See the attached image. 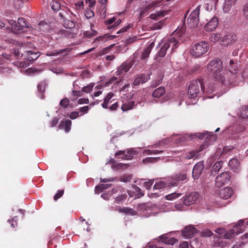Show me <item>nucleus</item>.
I'll use <instances>...</instances> for the list:
<instances>
[{"instance_id":"obj_32","label":"nucleus","mask_w":248,"mask_h":248,"mask_svg":"<svg viewBox=\"0 0 248 248\" xmlns=\"http://www.w3.org/2000/svg\"><path fill=\"white\" fill-rule=\"evenodd\" d=\"M222 38V36L220 33H212L209 37V40L213 43H216L219 41Z\"/></svg>"},{"instance_id":"obj_44","label":"nucleus","mask_w":248,"mask_h":248,"mask_svg":"<svg viewBox=\"0 0 248 248\" xmlns=\"http://www.w3.org/2000/svg\"><path fill=\"white\" fill-rule=\"evenodd\" d=\"M75 23L71 20H66L64 22V26L66 28L72 29L75 27Z\"/></svg>"},{"instance_id":"obj_35","label":"nucleus","mask_w":248,"mask_h":248,"mask_svg":"<svg viewBox=\"0 0 248 248\" xmlns=\"http://www.w3.org/2000/svg\"><path fill=\"white\" fill-rule=\"evenodd\" d=\"M115 37V35H108V34H105L103 36H100L99 37H97L94 41V42H95L96 41H102L103 40H110L114 38Z\"/></svg>"},{"instance_id":"obj_1","label":"nucleus","mask_w":248,"mask_h":248,"mask_svg":"<svg viewBox=\"0 0 248 248\" xmlns=\"http://www.w3.org/2000/svg\"><path fill=\"white\" fill-rule=\"evenodd\" d=\"M207 69L216 80L224 85H229L233 82L229 78H226L225 77V70L223 69L222 62L219 59L211 61L207 65Z\"/></svg>"},{"instance_id":"obj_64","label":"nucleus","mask_w":248,"mask_h":248,"mask_svg":"<svg viewBox=\"0 0 248 248\" xmlns=\"http://www.w3.org/2000/svg\"><path fill=\"white\" fill-rule=\"evenodd\" d=\"M126 198V195L125 194H121L119 195L116 198V201L117 202H121L125 200Z\"/></svg>"},{"instance_id":"obj_50","label":"nucleus","mask_w":248,"mask_h":248,"mask_svg":"<svg viewBox=\"0 0 248 248\" xmlns=\"http://www.w3.org/2000/svg\"><path fill=\"white\" fill-rule=\"evenodd\" d=\"M93 84H90L86 87L82 88L81 91L82 93L85 92L86 93H89L93 90Z\"/></svg>"},{"instance_id":"obj_21","label":"nucleus","mask_w":248,"mask_h":248,"mask_svg":"<svg viewBox=\"0 0 248 248\" xmlns=\"http://www.w3.org/2000/svg\"><path fill=\"white\" fill-rule=\"evenodd\" d=\"M154 46V43L152 42L143 50L141 55L140 58L141 60H145L149 57Z\"/></svg>"},{"instance_id":"obj_3","label":"nucleus","mask_w":248,"mask_h":248,"mask_svg":"<svg viewBox=\"0 0 248 248\" xmlns=\"http://www.w3.org/2000/svg\"><path fill=\"white\" fill-rule=\"evenodd\" d=\"M204 85L202 78L193 80L189 83L187 95L190 98H195L204 93Z\"/></svg>"},{"instance_id":"obj_6","label":"nucleus","mask_w":248,"mask_h":248,"mask_svg":"<svg viewBox=\"0 0 248 248\" xmlns=\"http://www.w3.org/2000/svg\"><path fill=\"white\" fill-rule=\"evenodd\" d=\"M200 11V6H198L189 15L187 23L190 28H194L198 25L199 22Z\"/></svg>"},{"instance_id":"obj_19","label":"nucleus","mask_w":248,"mask_h":248,"mask_svg":"<svg viewBox=\"0 0 248 248\" xmlns=\"http://www.w3.org/2000/svg\"><path fill=\"white\" fill-rule=\"evenodd\" d=\"M131 66L130 64L127 62H124L118 67L116 73L117 75H121L123 73L128 72Z\"/></svg>"},{"instance_id":"obj_17","label":"nucleus","mask_w":248,"mask_h":248,"mask_svg":"<svg viewBox=\"0 0 248 248\" xmlns=\"http://www.w3.org/2000/svg\"><path fill=\"white\" fill-rule=\"evenodd\" d=\"M233 193L232 189L230 187H226L219 192V197L223 199H228L230 198Z\"/></svg>"},{"instance_id":"obj_56","label":"nucleus","mask_w":248,"mask_h":248,"mask_svg":"<svg viewBox=\"0 0 248 248\" xmlns=\"http://www.w3.org/2000/svg\"><path fill=\"white\" fill-rule=\"evenodd\" d=\"M138 40L137 36H133L132 37L128 38L126 41V43L127 45H130L134 43Z\"/></svg>"},{"instance_id":"obj_13","label":"nucleus","mask_w":248,"mask_h":248,"mask_svg":"<svg viewBox=\"0 0 248 248\" xmlns=\"http://www.w3.org/2000/svg\"><path fill=\"white\" fill-rule=\"evenodd\" d=\"M204 169V164L202 162L196 164L192 171V176L194 179H197L200 176Z\"/></svg>"},{"instance_id":"obj_15","label":"nucleus","mask_w":248,"mask_h":248,"mask_svg":"<svg viewBox=\"0 0 248 248\" xmlns=\"http://www.w3.org/2000/svg\"><path fill=\"white\" fill-rule=\"evenodd\" d=\"M218 24L217 17H213L204 26V29L207 31H211L216 28Z\"/></svg>"},{"instance_id":"obj_61","label":"nucleus","mask_w":248,"mask_h":248,"mask_svg":"<svg viewBox=\"0 0 248 248\" xmlns=\"http://www.w3.org/2000/svg\"><path fill=\"white\" fill-rule=\"evenodd\" d=\"M109 49L110 48L109 47L103 48L98 52V55L101 56L108 53V51L109 50Z\"/></svg>"},{"instance_id":"obj_18","label":"nucleus","mask_w":248,"mask_h":248,"mask_svg":"<svg viewBox=\"0 0 248 248\" xmlns=\"http://www.w3.org/2000/svg\"><path fill=\"white\" fill-rule=\"evenodd\" d=\"M236 35L232 34H229L225 35L221 40L222 45H228L232 44L236 41Z\"/></svg>"},{"instance_id":"obj_47","label":"nucleus","mask_w":248,"mask_h":248,"mask_svg":"<svg viewBox=\"0 0 248 248\" xmlns=\"http://www.w3.org/2000/svg\"><path fill=\"white\" fill-rule=\"evenodd\" d=\"M97 34V32L96 31L94 30H91L90 31H86L84 33V35L88 38H91L93 36H96Z\"/></svg>"},{"instance_id":"obj_59","label":"nucleus","mask_w":248,"mask_h":248,"mask_svg":"<svg viewBox=\"0 0 248 248\" xmlns=\"http://www.w3.org/2000/svg\"><path fill=\"white\" fill-rule=\"evenodd\" d=\"M119 103L118 102H116L113 103L111 106H110L108 108L111 111H114L117 109L119 107Z\"/></svg>"},{"instance_id":"obj_27","label":"nucleus","mask_w":248,"mask_h":248,"mask_svg":"<svg viewBox=\"0 0 248 248\" xmlns=\"http://www.w3.org/2000/svg\"><path fill=\"white\" fill-rule=\"evenodd\" d=\"M46 84L44 81L41 82L37 86L38 91L40 93L39 96L42 99L45 98L43 93L46 90Z\"/></svg>"},{"instance_id":"obj_58","label":"nucleus","mask_w":248,"mask_h":248,"mask_svg":"<svg viewBox=\"0 0 248 248\" xmlns=\"http://www.w3.org/2000/svg\"><path fill=\"white\" fill-rule=\"evenodd\" d=\"M132 24H129L127 26L124 27L120 30L118 31H117V34H119L122 32H124L126 31L129 28H130L132 26Z\"/></svg>"},{"instance_id":"obj_22","label":"nucleus","mask_w":248,"mask_h":248,"mask_svg":"<svg viewBox=\"0 0 248 248\" xmlns=\"http://www.w3.org/2000/svg\"><path fill=\"white\" fill-rule=\"evenodd\" d=\"M71 124V121L67 119L65 121H62L59 127L61 129H64L66 132H68L70 130Z\"/></svg>"},{"instance_id":"obj_52","label":"nucleus","mask_w":248,"mask_h":248,"mask_svg":"<svg viewBox=\"0 0 248 248\" xmlns=\"http://www.w3.org/2000/svg\"><path fill=\"white\" fill-rule=\"evenodd\" d=\"M52 9L54 11H58L60 8V4L57 1H53L51 3Z\"/></svg>"},{"instance_id":"obj_38","label":"nucleus","mask_w":248,"mask_h":248,"mask_svg":"<svg viewBox=\"0 0 248 248\" xmlns=\"http://www.w3.org/2000/svg\"><path fill=\"white\" fill-rule=\"evenodd\" d=\"M160 158L158 157H149L143 159V163H154L159 160Z\"/></svg>"},{"instance_id":"obj_53","label":"nucleus","mask_w":248,"mask_h":248,"mask_svg":"<svg viewBox=\"0 0 248 248\" xmlns=\"http://www.w3.org/2000/svg\"><path fill=\"white\" fill-rule=\"evenodd\" d=\"M64 190H59L57 193L54 196V200L56 201L63 195Z\"/></svg>"},{"instance_id":"obj_54","label":"nucleus","mask_w":248,"mask_h":248,"mask_svg":"<svg viewBox=\"0 0 248 248\" xmlns=\"http://www.w3.org/2000/svg\"><path fill=\"white\" fill-rule=\"evenodd\" d=\"M212 234V232L209 230H204L201 233V236L202 237H209L211 236Z\"/></svg>"},{"instance_id":"obj_23","label":"nucleus","mask_w":248,"mask_h":248,"mask_svg":"<svg viewBox=\"0 0 248 248\" xmlns=\"http://www.w3.org/2000/svg\"><path fill=\"white\" fill-rule=\"evenodd\" d=\"M160 240L166 244L173 245L176 242V239L174 238L167 237L165 234L159 237Z\"/></svg>"},{"instance_id":"obj_14","label":"nucleus","mask_w":248,"mask_h":248,"mask_svg":"<svg viewBox=\"0 0 248 248\" xmlns=\"http://www.w3.org/2000/svg\"><path fill=\"white\" fill-rule=\"evenodd\" d=\"M199 198V194L197 192H192L186 196L184 200V204L186 206L193 204Z\"/></svg>"},{"instance_id":"obj_55","label":"nucleus","mask_w":248,"mask_h":248,"mask_svg":"<svg viewBox=\"0 0 248 248\" xmlns=\"http://www.w3.org/2000/svg\"><path fill=\"white\" fill-rule=\"evenodd\" d=\"M85 15L87 18H90L94 16V13L93 10L90 9H87L85 13Z\"/></svg>"},{"instance_id":"obj_60","label":"nucleus","mask_w":248,"mask_h":248,"mask_svg":"<svg viewBox=\"0 0 248 248\" xmlns=\"http://www.w3.org/2000/svg\"><path fill=\"white\" fill-rule=\"evenodd\" d=\"M89 110V107L88 106L81 107L79 109V112L81 113H83L82 114L88 113Z\"/></svg>"},{"instance_id":"obj_31","label":"nucleus","mask_w":248,"mask_h":248,"mask_svg":"<svg viewBox=\"0 0 248 248\" xmlns=\"http://www.w3.org/2000/svg\"><path fill=\"white\" fill-rule=\"evenodd\" d=\"M223 162L221 161H217L213 165L212 168V173H217L222 167Z\"/></svg>"},{"instance_id":"obj_29","label":"nucleus","mask_w":248,"mask_h":248,"mask_svg":"<svg viewBox=\"0 0 248 248\" xmlns=\"http://www.w3.org/2000/svg\"><path fill=\"white\" fill-rule=\"evenodd\" d=\"M148 78L144 75H141L140 77L136 78L133 82V85H138L140 83H143L147 81Z\"/></svg>"},{"instance_id":"obj_40","label":"nucleus","mask_w":248,"mask_h":248,"mask_svg":"<svg viewBox=\"0 0 248 248\" xmlns=\"http://www.w3.org/2000/svg\"><path fill=\"white\" fill-rule=\"evenodd\" d=\"M181 195V193L174 192L170 194H168L165 196V198L167 200H172L177 198H178Z\"/></svg>"},{"instance_id":"obj_42","label":"nucleus","mask_w":248,"mask_h":248,"mask_svg":"<svg viewBox=\"0 0 248 248\" xmlns=\"http://www.w3.org/2000/svg\"><path fill=\"white\" fill-rule=\"evenodd\" d=\"M11 69L5 66H0V73L4 75H8L11 72Z\"/></svg>"},{"instance_id":"obj_43","label":"nucleus","mask_w":248,"mask_h":248,"mask_svg":"<svg viewBox=\"0 0 248 248\" xmlns=\"http://www.w3.org/2000/svg\"><path fill=\"white\" fill-rule=\"evenodd\" d=\"M243 14L246 22L248 23V3L243 6Z\"/></svg>"},{"instance_id":"obj_36","label":"nucleus","mask_w":248,"mask_h":248,"mask_svg":"<svg viewBox=\"0 0 248 248\" xmlns=\"http://www.w3.org/2000/svg\"><path fill=\"white\" fill-rule=\"evenodd\" d=\"M165 21V19L162 20L154 24L151 27V29L153 30H155L161 29L164 25Z\"/></svg>"},{"instance_id":"obj_12","label":"nucleus","mask_w":248,"mask_h":248,"mask_svg":"<svg viewBox=\"0 0 248 248\" xmlns=\"http://www.w3.org/2000/svg\"><path fill=\"white\" fill-rule=\"evenodd\" d=\"M186 179V173H178L173 175L171 177V180L170 182L171 186H177L178 182L183 181Z\"/></svg>"},{"instance_id":"obj_25","label":"nucleus","mask_w":248,"mask_h":248,"mask_svg":"<svg viewBox=\"0 0 248 248\" xmlns=\"http://www.w3.org/2000/svg\"><path fill=\"white\" fill-rule=\"evenodd\" d=\"M134 105L135 102L134 101H126L123 103L121 108L124 112L127 111L132 109Z\"/></svg>"},{"instance_id":"obj_41","label":"nucleus","mask_w":248,"mask_h":248,"mask_svg":"<svg viewBox=\"0 0 248 248\" xmlns=\"http://www.w3.org/2000/svg\"><path fill=\"white\" fill-rule=\"evenodd\" d=\"M166 186V184L165 182L162 181H159L155 184L154 186V189H161L163 188H164Z\"/></svg>"},{"instance_id":"obj_51","label":"nucleus","mask_w":248,"mask_h":248,"mask_svg":"<svg viewBox=\"0 0 248 248\" xmlns=\"http://www.w3.org/2000/svg\"><path fill=\"white\" fill-rule=\"evenodd\" d=\"M243 223L244 221L243 220H239L238 221L237 224L234 226L233 229H234L236 231H239L241 233L242 232L241 227L243 225Z\"/></svg>"},{"instance_id":"obj_8","label":"nucleus","mask_w":248,"mask_h":248,"mask_svg":"<svg viewBox=\"0 0 248 248\" xmlns=\"http://www.w3.org/2000/svg\"><path fill=\"white\" fill-rule=\"evenodd\" d=\"M231 176L228 172H223L218 175L216 179V186L218 187H221L227 184L230 181Z\"/></svg>"},{"instance_id":"obj_49","label":"nucleus","mask_w":248,"mask_h":248,"mask_svg":"<svg viewBox=\"0 0 248 248\" xmlns=\"http://www.w3.org/2000/svg\"><path fill=\"white\" fill-rule=\"evenodd\" d=\"M70 100L66 98L62 99L60 103V105L63 107L64 108H67L69 106Z\"/></svg>"},{"instance_id":"obj_9","label":"nucleus","mask_w":248,"mask_h":248,"mask_svg":"<svg viewBox=\"0 0 248 248\" xmlns=\"http://www.w3.org/2000/svg\"><path fill=\"white\" fill-rule=\"evenodd\" d=\"M198 230L192 225L186 226L182 231V235L186 238L194 237L198 233Z\"/></svg>"},{"instance_id":"obj_46","label":"nucleus","mask_w":248,"mask_h":248,"mask_svg":"<svg viewBox=\"0 0 248 248\" xmlns=\"http://www.w3.org/2000/svg\"><path fill=\"white\" fill-rule=\"evenodd\" d=\"M8 222L10 224L11 227L12 228H15L16 226H17V217H15L12 219H8Z\"/></svg>"},{"instance_id":"obj_4","label":"nucleus","mask_w":248,"mask_h":248,"mask_svg":"<svg viewBox=\"0 0 248 248\" xmlns=\"http://www.w3.org/2000/svg\"><path fill=\"white\" fill-rule=\"evenodd\" d=\"M209 47V45L207 42L205 41H200L192 46L191 54L194 57H200L207 53Z\"/></svg>"},{"instance_id":"obj_33","label":"nucleus","mask_w":248,"mask_h":248,"mask_svg":"<svg viewBox=\"0 0 248 248\" xmlns=\"http://www.w3.org/2000/svg\"><path fill=\"white\" fill-rule=\"evenodd\" d=\"M162 150H154V149H147L143 151V154L145 155H157L163 153Z\"/></svg>"},{"instance_id":"obj_39","label":"nucleus","mask_w":248,"mask_h":248,"mask_svg":"<svg viewBox=\"0 0 248 248\" xmlns=\"http://www.w3.org/2000/svg\"><path fill=\"white\" fill-rule=\"evenodd\" d=\"M187 139H188L187 136H181L179 137V138L177 139H176V142L177 144H180L181 145L184 144L187 141Z\"/></svg>"},{"instance_id":"obj_57","label":"nucleus","mask_w":248,"mask_h":248,"mask_svg":"<svg viewBox=\"0 0 248 248\" xmlns=\"http://www.w3.org/2000/svg\"><path fill=\"white\" fill-rule=\"evenodd\" d=\"M154 183V180H151L149 181L144 182L143 183V186L147 189H150Z\"/></svg>"},{"instance_id":"obj_34","label":"nucleus","mask_w":248,"mask_h":248,"mask_svg":"<svg viewBox=\"0 0 248 248\" xmlns=\"http://www.w3.org/2000/svg\"><path fill=\"white\" fill-rule=\"evenodd\" d=\"M229 165L232 169H237L239 166V163L237 158H232L229 162Z\"/></svg>"},{"instance_id":"obj_63","label":"nucleus","mask_w":248,"mask_h":248,"mask_svg":"<svg viewBox=\"0 0 248 248\" xmlns=\"http://www.w3.org/2000/svg\"><path fill=\"white\" fill-rule=\"evenodd\" d=\"M83 93L82 91H72V95L73 96L78 97L82 96Z\"/></svg>"},{"instance_id":"obj_20","label":"nucleus","mask_w":248,"mask_h":248,"mask_svg":"<svg viewBox=\"0 0 248 248\" xmlns=\"http://www.w3.org/2000/svg\"><path fill=\"white\" fill-rule=\"evenodd\" d=\"M23 55L25 57V59L30 61H33L35 60L39 57L38 53L34 52L31 51H25L24 54H22V56Z\"/></svg>"},{"instance_id":"obj_48","label":"nucleus","mask_w":248,"mask_h":248,"mask_svg":"<svg viewBox=\"0 0 248 248\" xmlns=\"http://www.w3.org/2000/svg\"><path fill=\"white\" fill-rule=\"evenodd\" d=\"M119 211L122 213L130 214H133V213L135 212L133 209L128 207H124L121 208L120 209Z\"/></svg>"},{"instance_id":"obj_11","label":"nucleus","mask_w":248,"mask_h":248,"mask_svg":"<svg viewBox=\"0 0 248 248\" xmlns=\"http://www.w3.org/2000/svg\"><path fill=\"white\" fill-rule=\"evenodd\" d=\"M135 155V151L132 149L127 150L126 153L125 151H119L115 154V156L122 155L121 158L125 160H130Z\"/></svg>"},{"instance_id":"obj_62","label":"nucleus","mask_w":248,"mask_h":248,"mask_svg":"<svg viewBox=\"0 0 248 248\" xmlns=\"http://www.w3.org/2000/svg\"><path fill=\"white\" fill-rule=\"evenodd\" d=\"M79 116V112L78 111H72L69 117L72 119H75Z\"/></svg>"},{"instance_id":"obj_10","label":"nucleus","mask_w":248,"mask_h":248,"mask_svg":"<svg viewBox=\"0 0 248 248\" xmlns=\"http://www.w3.org/2000/svg\"><path fill=\"white\" fill-rule=\"evenodd\" d=\"M207 148V145L202 144L198 149L192 150L190 152L186 153L184 155V157L186 159H195L198 158L199 153Z\"/></svg>"},{"instance_id":"obj_7","label":"nucleus","mask_w":248,"mask_h":248,"mask_svg":"<svg viewBox=\"0 0 248 248\" xmlns=\"http://www.w3.org/2000/svg\"><path fill=\"white\" fill-rule=\"evenodd\" d=\"M8 21L11 25L13 31L16 33H17L18 31L22 30L24 28L28 27L27 21L24 18H19L17 22L13 20Z\"/></svg>"},{"instance_id":"obj_30","label":"nucleus","mask_w":248,"mask_h":248,"mask_svg":"<svg viewBox=\"0 0 248 248\" xmlns=\"http://www.w3.org/2000/svg\"><path fill=\"white\" fill-rule=\"evenodd\" d=\"M114 96L113 93L110 92L108 93L104 99V102L102 104V107L105 109L108 108V105L110 99Z\"/></svg>"},{"instance_id":"obj_5","label":"nucleus","mask_w":248,"mask_h":248,"mask_svg":"<svg viewBox=\"0 0 248 248\" xmlns=\"http://www.w3.org/2000/svg\"><path fill=\"white\" fill-rule=\"evenodd\" d=\"M228 68L229 71L225 70V77L226 78H229L231 79H232V80L233 81V82L231 83L230 85H232V86L235 85L237 83V76L236 75V74L237 73V72L239 70V64L237 62H234L232 60H231L230 61Z\"/></svg>"},{"instance_id":"obj_16","label":"nucleus","mask_w":248,"mask_h":248,"mask_svg":"<svg viewBox=\"0 0 248 248\" xmlns=\"http://www.w3.org/2000/svg\"><path fill=\"white\" fill-rule=\"evenodd\" d=\"M237 0H225L222 7L223 12L228 13L236 5Z\"/></svg>"},{"instance_id":"obj_37","label":"nucleus","mask_w":248,"mask_h":248,"mask_svg":"<svg viewBox=\"0 0 248 248\" xmlns=\"http://www.w3.org/2000/svg\"><path fill=\"white\" fill-rule=\"evenodd\" d=\"M240 116L243 119H246L248 118V106H243L242 107Z\"/></svg>"},{"instance_id":"obj_2","label":"nucleus","mask_w":248,"mask_h":248,"mask_svg":"<svg viewBox=\"0 0 248 248\" xmlns=\"http://www.w3.org/2000/svg\"><path fill=\"white\" fill-rule=\"evenodd\" d=\"M183 34V30H180L179 31H174L171 35L166 42H165L161 47L157 54V56L159 57H164L166 54L167 50L171 47V52H173L174 49L178 46L179 42L181 36Z\"/></svg>"},{"instance_id":"obj_28","label":"nucleus","mask_w":248,"mask_h":248,"mask_svg":"<svg viewBox=\"0 0 248 248\" xmlns=\"http://www.w3.org/2000/svg\"><path fill=\"white\" fill-rule=\"evenodd\" d=\"M239 231H236L234 229L230 230L228 232H226L224 235V237L226 239H230L233 238L236 235L240 233Z\"/></svg>"},{"instance_id":"obj_26","label":"nucleus","mask_w":248,"mask_h":248,"mask_svg":"<svg viewBox=\"0 0 248 248\" xmlns=\"http://www.w3.org/2000/svg\"><path fill=\"white\" fill-rule=\"evenodd\" d=\"M166 92L165 87L161 86L155 89L153 93L152 96L155 98H159L162 96Z\"/></svg>"},{"instance_id":"obj_45","label":"nucleus","mask_w":248,"mask_h":248,"mask_svg":"<svg viewBox=\"0 0 248 248\" xmlns=\"http://www.w3.org/2000/svg\"><path fill=\"white\" fill-rule=\"evenodd\" d=\"M149 11V10L146 6L144 7L140 8V13L139 15L140 19L144 16Z\"/></svg>"},{"instance_id":"obj_24","label":"nucleus","mask_w":248,"mask_h":248,"mask_svg":"<svg viewBox=\"0 0 248 248\" xmlns=\"http://www.w3.org/2000/svg\"><path fill=\"white\" fill-rule=\"evenodd\" d=\"M216 140L217 136L216 135L210 134L207 133L204 140V143H203L202 144H205V145H207V147L209 145L212 144Z\"/></svg>"}]
</instances>
